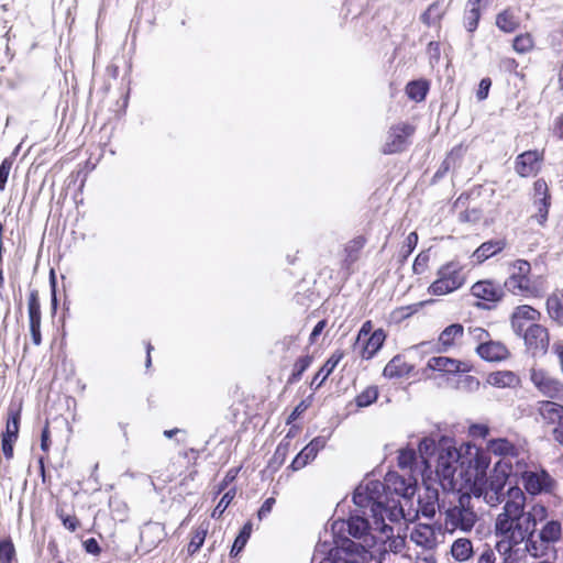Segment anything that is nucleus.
I'll return each mask as SVG.
<instances>
[{
  "mask_svg": "<svg viewBox=\"0 0 563 563\" xmlns=\"http://www.w3.org/2000/svg\"><path fill=\"white\" fill-rule=\"evenodd\" d=\"M417 244H418V234H417V232H410L407 235V238L405 240V243H404V245H402V247H401V250L399 251V254H398V262H399L400 265H404L406 263L408 257L415 251Z\"/></svg>",
  "mask_w": 563,
  "mask_h": 563,
  "instance_id": "44",
  "label": "nucleus"
},
{
  "mask_svg": "<svg viewBox=\"0 0 563 563\" xmlns=\"http://www.w3.org/2000/svg\"><path fill=\"white\" fill-rule=\"evenodd\" d=\"M27 316L29 320L42 319L41 302L38 291L32 289L27 298Z\"/></svg>",
  "mask_w": 563,
  "mask_h": 563,
  "instance_id": "46",
  "label": "nucleus"
},
{
  "mask_svg": "<svg viewBox=\"0 0 563 563\" xmlns=\"http://www.w3.org/2000/svg\"><path fill=\"white\" fill-rule=\"evenodd\" d=\"M417 460V453L413 449H402L399 451L397 463L398 466L402 470L410 468Z\"/></svg>",
  "mask_w": 563,
  "mask_h": 563,
  "instance_id": "54",
  "label": "nucleus"
},
{
  "mask_svg": "<svg viewBox=\"0 0 563 563\" xmlns=\"http://www.w3.org/2000/svg\"><path fill=\"white\" fill-rule=\"evenodd\" d=\"M239 472L240 467L230 468L222 481L217 485L216 495L227 492L225 489L229 487V485L236 479Z\"/></svg>",
  "mask_w": 563,
  "mask_h": 563,
  "instance_id": "62",
  "label": "nucleus"
},
{
  "mask_svg": "<svg viewBox=\"0 0 563 563\" xmlns=\"http://www.w3.org/2000/svg\"><path fill=\"white\" fill-rule=\"evenodd\" d=\"M496 25L505 33H512L519 27V23L510 10H504L496 15Z\"/></svg>",
  "mask_w": 563,
  "mask_h": 563,
  "instance_id": "38",
  "label": "nucleus"
},
{
  "mask_svg": "<svg viewBox=\"0 0 563 563\" xmlns=\"http://www.w3.org/2000/svg\"><path fill=\"white\" fill-rule=\"evenodd\" d=\"M515 523L516 521L514 519L504 518V516L499 514L495 522V533L497 536L508 537L510 543L514 544V536H516Z\"/></svg>",
  "mask_w": 563,
  "mask_h": 563,
  "instance_id": "35",
  "label": "nucleus"
},
{
  "mask_svg": "<svg viewBox=\"0 0 563 563\" xmlns=\"http://www.w3.org/2000/svg\"><path fill=\"white\" fill-rule=\"evenodd\" d=\"M453 156V151L442 161L441 165L439 166L438 170L434 173L431 184L434 185L438 181H440L450 170L451 168V161Z\"/></svg>",
  "mask_w": 563,
  "mask_h": 563,
  "instance_id": "64",
  "label": "nucleus"
},
{
  "mask_svg": "<svg viewBox=\"0 0 563 563\" xmlns=\"http://www.w3.org/2000/svg\"><path fill=\"white\" fill-rule=\"evenodd\" d=\"M511 316L517 317L521 321H531L533 323L539 321L541 318L540 311L529 305H521L516 307Z\"/></svg>",
  "mask_w": 563,
  "mask_h": 563,
  "instance_id": "40",
  "label": "nucleus"
},
{
  "mask_svg": "<svg viewBox=\"0 0 563 563\" xmlns=\"http://www.w3.org/2000/svg\"><path fill=\"white\" fill-rule=\"evenodd\" d=\"M471 294L481 300L474 306L482 310L495 309L505 297L504 286L493 279L476 282L471 288Z\"/></svg>",
  "mask_w": 563,
  "mask_h": 563,
  "instance_id": "2",
  "label": "nucleus"
},
{
  "mask_svg": "<svg viewBox=\"0 0 563 563\" xmlns=\"http://www.w3.org/2000/svg\"><path fill=\"white\" fill-rule=\"evenodd\" d=\"M438 276L449 278L450 282L452 279L461 282V286L465 282L464 277L461 275V266L459 265V263L455 262H450L441 266L438 271Z\"/></svg>",
  "mask_w": 563,
  "mask_h": 563,
  "instance_id": "41",
  "label": "nucleus"
},
{
  "mask_svg": "<svg viewBox=\"0 0 563 563\" xmlns=\"http://www.w3.org/2000/svg\"><path fill=\"white\" fill-rule=\"evenodd\" d=\"M521 481L525 490L531 496L550 493L555 485L554 479L545 470L540 472L525 471L521 473Z\"/></svg>",
  "mask_w": 563,
  "mask_h": 563,
  "instance_id": "7",
  "label": "nucleus"
},
{
  "mask_svg": "<svg viewBox=\"0 0 563 563\" xmlns=\"http://www.w3.org/2000/svg\"><path fill=\"white\" fill-rule=\"evenodd\" d=\"M410 540L417 545L431 550L435 547V534L429 525H420L410 534Z\"/></svg>",
  "mask_w": 563,
  "mask_h": 563,
  "instance_id": "23",
  "label": "nucleus"
},
{
  "mask_svg": "<svg viewBox=\"0 0 563 563\" xmlns=\"http://www.w3.org/2000/svg\"><path fill=\"white\" fill-rule=\"evenodd\" d=\"M525 344L533 355L537 353L544 354L549 347L548 329L539 323H531L527 327L522 336Z\"/></svg>",
  "mask_w": 563,
  "mask_h": 563,
  "instance_id": "9",
  "label": "nucleus"
},
{
  "mask_svg": "<svg viewBox=\"0 0 563 563\" xmlns=\"http://www.w3.org/2000/svg\"><path fill=\"white\" fill-rule=\"evenodd\" d=\"M353 503L361 509L367 508L372 501V498L363 489V486L360 485L353 493Z\"/></svg>",
  "mask_w": 563,
  "mask_h": 563,
  "instance_id": "61",
  "label": "nucleus"
},
{
  "mask_svg": "<svg viewBox=\"0 0 563 563\" xmlns=\"http://www.w3.org/2000/svg\"><path fill=\"white\" fill-rule=\"evenodd\" d=\"M481 16V8H465L463 23L468 33H474L477 30Z\"/></svg>",
  "mask_w": 563,
  "mask_h": 563,
  "instance_id": "42",
  "label": "nucleus"
},
{
  "mask_svg": "<svg viewBox=\"0 0 563 563\" xmlns=\"http://www.w3.org/2000/svg\"><path fill=\"white\" fill-rule=\"evenodd\" d=\"M442 18V13L440 12V7L438 2L431 3L427 10L420 15V20L427 26H431L439 22Z\"/></svg>",
  "mask_w": 563,
  "mask_h": 563,
  "instance_id": "50",
  "label": "nucleus"
},
{
  "mask_svg": "<svg viewBox=\"0 0 563 563\" xmlns=\"http://www.w3.org/2000/svg\"><path fill=\"white\" fill-rule=\"evenodd\" d=\"M512 47L517 53H527L533 47V40L530 34L517 35L512 41Z\"/></svg>",
  "mask_w": 563,
  "mask_h": 563,
  "instance_id": "55",
  "label": "nucleus"
},
{
  "mask_svg": "<svg viewBox=\"0 0 563 563\" xmlns=\"http://www.w3.org/2000/svg\"><path fill=\"white\" fill-rule=\"evenodd\" d=\"M463 449H456L455 442L448 435H441L439 439L438 457L448 459L449 461L459 462L461 466L465 465V457L462 453Z\"/></svg>",
  "mask_w": 563,
  "mask_h": 563,
  "instance_id": "19",
  "label": "nucleus"
},
{
  "mask_svg": "<svg viewBox=\"0 0 563 563\" xmlns=\"http://www.w3.org/2000/svg\"><path fill=\"white\" fill-rule=\"evenodd\" d=\"M386 340L385 331L379 328L372 332V334L367 338H364L362 342V352L361 356L363 360L373 358L376 353L383 347L384 342Z\"/></svg>",
  "mask_w": 563,
  "mask_h": 563,
  "instance_id": "17",
  "label": "nucleus"
},
{
  "mask_svg": "<svg viewBox=\"0 0 563 563\" xmlns=\"http://www.w3.org/2000/svg\"><path fill=\"white\" fill-rule=\"evenodd\" d=\"M313 394L309 395L307 398L302 399L291 411L286 420V424H291L295 420H297L312 404Z\"/></svg>",
  "mask_w": 563,
  "mask_h": 563,
  "instance_id": "56",
  "label": "nucleus"
},
{
  "mask_svg": "<svg viewBox=\"0 0 563 563\" xmlns=\"http://www.w3.org/2000/svg\"><path fill=\"white\" fill-rule=\"evenodd\" d=\"M413 369L412 365L407 364L402 356L397 354L384 367L383 376L389 379L408 376Z\"/></svg>",
  "mask_w": 563,
  "mask_h": 563,
  "instance_id": "22",
  "label": "nucleus"
},
{
  "mask_svg": "<svg viewBox=\"0 0 563 563\" xmlns=\"http://www.w3.org/2000/svg\"><path fill=\"white\" fill-rule=\"evenodd\" d=\"M460 287L461 282H456L454 279L450 282L449 278L438 276V278L429 286L428 291L434 296H442L450 294Z\"/></svg>",
  "mask_w": 563,
  "mask_h": 563,
  "instance_id": "30",
  "label": "nucleus"
},
{
  "mask_svg": "<svg viewBox=\"0 0 563 563\" xmlns=\"http://www.w3.org/2000/svg\"><path fill=\"white\" fill-rule=\"evenodd\" d=\"M416 126L400 122L389 128L387 140L382 147L385 155L398 154L405 152L411 144V136L415 134Z\"/></svg>",
  "mask_w": 563,
  "mask_h": 563,
  "instance_id": "3",
  "label": "nucleus"
},
{
  "mask_svg": "<svg viewBox=\"0 0 563 563\" xmlns=\"http://www.w3.org/2000/svg\"><path fill=\"white\" fill-rule=\"evenodd\" d=\"M518 382V376L511 371H497L487 376V383L498 388L512 387Z\"/></svg>",
  "mask_w": 563,
  "mask_h": 563,
  "instance_id": "27",
  "label": "nucleus"
},
{
  "mask_svg": "<svg viewBox=\"0 0 563 563\" xmlns=\"http://www.w3.org/2000/svg\"><path fill=\"white\" fill-rule=\"evenodd\" d=\"M514 272L504 282V290L515 296L521 297H540L539 289L531 283L529 277L531 273V265L526 260L515 261Z\"/></svg>",
  "mask_w": 563,
  "mask_h": 563,
  "instance_id": "1",
  "label": "nucleus"
},
{
  "mask_svg": "<svg viewBox=\"0 0 563 563\" xmlns=\"http://www.w3.org/2000/svg\"><path fill=\"white\" fill-rule=\"evenodd\" d=\"M423 305L424 302L421 301L409 306L398 307L391 312V318L395 322H401L418 312Z\"/></svg>",
  "mask_w": 563,
  "mask_h": 563,
  "instance_id": "49",
  "label": "nucleus"
},
{
  "mask_svg": "<svg viewBox=\"0 0 563 563\" xmlns=\"http://www.w3.org/2000/svg\"><path fill=\"white\" fill-rule=\"evenodd\" d=\"M525 512V503L520 500L506 501L501 515L504 518H511L515 521Z\"/></svg>",
  "mask_w": 563,
  "mask_h": 563,
  "instance_id": "52",
  "label": "nucleus"
},
{
  "mask_svg": "<svg viewBox=\"0 0 563 563\" xmlns=\"http://www.w3.org/2000/svg\"><path fill=\"white\" fill-rule=\"evenodd\" d=\"M464 333V327L461 323H452L448 325L439 335V342L435 344V351L446 352L454 345L456 338H461Z\"/></svg>",
  "mask_w": 563,
  "mask_h": 563,
  "instance_id": "21",
  "label": "nucleus"
},
{
  "mask_svg": "<svg viewBox=\"0 0 563 563\" xmlns=\"http://www.w3.org/2000/svg\"><path fill=\"white\" fill-rule=\"evenodd\" d=\"M49 289H51V313L54 317L58 309L57 298V279L54 269L49 272Z\"/></svg>",
  "mask_w": 563,
  "mask_h": 563,
  "instance_id": "58",
  "label": "nucleus"
},
{
  "mask_svg": "<svg viewBox=\"0 0 563 563\" xmlns=\"http://www.w3.org/2000/svg\"><path fill=\"white\" fill-rule=\"evenodd\" d=\"M445 517L446 522L464 532H470L476 522L475 512L464 506V497L459 499V506L451 507L445 511Z\"/></svg>",
  "mask_w": 563,
  "mask_h": 563,
  "instance_id": "8",
  "label": "nucleus"
},
{
  "mask_svg": "<svg viewBox=\"0 0 563 563\" xmlns=\"http://www.w3.org/2000/svg\"><path fill=\"white\" fill-rule=\"evenodd\" d=\"M545 305L549 317L563 325V299L553 294L548 297Z\"/></svg>",
  "mask_w": 563,
  "mask_h": 563,
  "instance_id": "36",
  "label": "nucleus"
},
{
  "mask_svg": "<svg viewBox=\"0 0 563 563\" xmlns=\"http://www.w3.org/2000/svg\"><path fill=\"white\" fill-rule=\"evenodd\" d=\"M456 462L449 461L448 459L438 457L435 474L441 481H446L450 485L453 484L454 474L456 468L454 466Z\"/></svg>",
  "mask_w": 563,
  "mask_h": 563,
  "instance_id": "34",
  "label": "nucleus"
},
{
  "mask_svg": "<svg viewBox=\"0 0 563 563\" xmlns=\"http://www.w3.org/2000/svg\"><path fill=\"white\" fill-rule=\"evenodd\" d=\"M430 84L427 79L411 80L406 86V93L410 100L423 101L429 92Z\"/></svg>",
  "mask_w": 563,
  "mask_h": 563,
  "instance_id": "28",
  "label": "nucleus"
},
{
  "mask_svg": "<svg viewBox=\"0 0 563 563\" xmlns=\"http://www.w3.org/2000/svg\"><path fill=\"white\" fill-rule=\"evenodd\" d=\"M430 260L429 251H421L415 258L412 264V271L415 274H422L428 267V263Z\"/></svg>",
  "mask_w": 563,
  "mask_h": 563,
  "instance_id": "63",
  "label": "nucleus"
},
{
  "mask_svg": "<svg viewBox=\"0 0 563 563\" xmlns=\"http://www.w3.org/2000/svg\"><path fill=\"white\" fill-rule=\"evenodd\" d=\"M540 415L549 423H556L558 427H563V405L550 400L541 401Z\"/></svg>",
  "mask_w": 563,
  "mask_h": 563,
  "instance_id": "24",
  "label": "nucleus"
},
{
  "mask_svg": "<svg viewBox=\"0 0 563 563\" xmlns=\"http://www.w3.org/2000/svg\"><path fill=\"white\" fill-rule=\"evenodd\" d=\"M21 421V408H14L12 406L8 409V419L5 424V431L2 437L18 440Z\"/></svg>",
  "mask_w": 563,
  "mask_h": 563,
  "instance_id": "29",
  "label": "nucleus"
},
{
  "mask_svg": "<svg viewBox=\"0 0 563 563\" xmlns=\"http://www.w3.org/2000/svg\"><path fill=\"white\" fill-rule=\"evenodd\" d=\"M427 367L431 371L444 374H461L472 371V365L470 363L449 356H433L429 358Z\"/></svg>",
  "mask_w": 563,
  "mask_h": 563,
  "instance_id": "13",
  "label": "nucleus"
},
{
  "mask_svg": "<svg viewBox=\"0 0 563 563\" xmlns=\"http://www.w3.org/2000/svg\"><path fill=\"white\" fill-rule=\"evenodd\" d=\"M335 548L333 554L339 561L344 558H357L358 560H368L372 558L369 549L375 547L376 542H355L347 537L336 536L334 539Z\"/></svg>",
  "mask_w": 563,
  "mask_h": 563,
  "instance_id": "5",
  "label": "nucleus"
},
{
  "mask_svg": "<svg viewBox=\"0 0 563 563\" xmlns=\"http://www.w3.org/2000/svg\"><path fill=\"white\" fill-rule=\"evenodd\" d=\"M465 464L472 466L476 473L484 474L489 467L490 455L488 452L478 449L472 459H465Z\"/></svg>",
  "mask_w": 563,
  "mask_h": 563,
  "instance_id": "37",
  "label": "nucleus"
},
{
  "mask_svg": "<svg viewBox=\"0 0 563 563\" xmlns=\"http://www.w3.org/2000/svg\"><path fill=\"white\" fill-rule=\"evenodd\" d=\"M338 525L341 526L340 529L346 525L349 534L354 539H363L364 542H376L375 537L369 533L371 523L365 517V512L363 510H354L350 514L346 521H334L332 526L333 531H335Z\"/></svg>",
  "mask_w": 563,
  "mask_h": 563,
  "instance_id": "6",
  "label": "nucleus"
},
{
  "mask_svg": "<svg viewBox=\"0 0 563 563\" xmlns=\"http://www.w3.org/2000/svg\"><path fill=\"white\" fill-rule=\"evenodd\" d=\"M343 356H344V354L341 351H335L334 353L331 354V356L324 362V364L319 368V371L312 377L310 387L313 390H318L322 386V384L332 374V372L338 366V364L343 358Z\"/></svg>",
  "mask_w": 563,
  "mask_h": 563,
  "instance_id": "16",
  "label": "nucleus"
},
{
  "mask_svg": "<svg viewBox=\"0 0 563 563\" xmlns=\"http://www.w3.org/2000/svg\"><path fill=\"white\" fill-rule=\"evenodd\" d=\"M512 474V465L504 461H498L493 468L488 481L490 492L496 495V500L500 503L505 496V486Z\"/></svg>",
  "mask_w": 563,
  "mask_h": 563,
  "instance_id": "10",
  "label": "nucleus"
},
{
  "mask_svg": "<svg viewBox=\"0 0 563 563\" xmlns=\"http://www.w3.org/2000/svg\"><path fill=\"white\" fill-rule=\"evenodd\" d=\"M526 550L533 558H542L548 555L550 543H538L533 538L526 541Z\"/></svg>",
  "mask_w": 563,
  "mask_h": 563,
  "instance_id": "53",
  "label": "nucleus"
},
{
  "mask_svg": "<svg viewBox=\"0 0 563 563\" xmlns=\"http://www.w3.org/2000/svg\"><path fill=\"white\" fill-rule=\"evenodd\" d=\"M562 526L559 520L548 521L539 533V539L543 543H554L560 540Z\"/></svg>",
  "mask_w": 563,
  "mask_h": 563,
  "instance_id": "32",
  "label": "nucleus"
},
{
  "mask_svg": "<svg viewBox=\"0 0 563 563\" xmlns=\"http://www.w3.org/2000/svg\"><path fill=\"white\" fill-rule=\"evenodd\" d=\"M363 489L368 494V496L374 499L382 498L383 493H386L385 482L379 481H369Z\"/></svg>",
  "mask_w": 563,
  "mask_h": 563,
  "instance_id": "57",
  "label": "nucleus"
},
{
  "mask_svg": "<svg viewBox=\"0 0 563 563\" xmlns=\"http://www.w3.org/2000/svg\"><path fill=\"white\" fill-rule=\"evenodd\" d=\"M18 151V148L15 150ZM16 152L5 157L0 164V191H4L9 178L10 170L15 159Z\"/></svg>",
  "mask_w": 563,
  "mask_h": 563,
  "instance_id": "51",
  "label": "nucleus"
},
{
  "mask_svg": "<svg viewBox=\"0 0 563 563\" xmlns=\"http://www.w3.org/2000/svg\"><path fill=\"white\" fill-rule=\"evenodd\" d=\"M16 552L13 541L10 537L0 540V563H11L15 561Z\"/></svg>",
  "mask_w": 563,
  "mask_h": 563,
  "instance_id": "45",
  "label": "nucleus"
},
{
  "mask_svg": "<svg viewBox=\"0 0 563 563\" xmlns=\"http://www.w3.org/2000/svg\"><path fill=\"white\" fill-rule=\"evenodd\" d=\"M543 154L537 150L525 151L516 157L515 170L520 177L534 176L540 170Z\"/></svg>",
  "mask_w": 563,
  "mask_h": 563,
  "instance_id": "11",
  "label": "nucleus"
},
{
  "mask_svg": "<svg viewBox=\"0 0 563 563\" xmlns=\"http://www.w3.org/2000/svg\"><path fill=\"white\" fill-rule=\"evenodd\" d=\"M483 217L479 208L466 209L459 214V221L462 223H477Z\"/></svg>",
  "mask_w": 563,
  "mask_h": 563,
  "instance_id": "59",
  "label": "nucleus"
},
{
  "mask_svg": "<svg viewBox=\"0 0 563 563\" xmlns=\"http://www.w3.org/2000/svg\"><path fill=\"white\" fill-rule=\"evenodd\" d=\"M476 353L486 362H499L507 358L509 351L501 342L489 340L479 343Z\"/></svg>",
  "mask_w": 563,
  "mask_h": 563,
  "instance_id": "15",
  "label": "nucleus"
},
{
  "mask_svg": "<svg viewBox=\"0 0 563 563\" xmlns=\"http://www.w3.org/2000/svg\"><path fill=\"white\" fill-rule=\"evenodd\" d=\"M206 536H207V530H205V529H197L195 531V534L192 536V538L188 544V552L190 554H194L201 549V547L203 545Z\"/></svg>",
  "mask_w": 563,
  "mask_h": 563,
  "instance_id": "60",
  "label": "nucleus"
},
{
  "mask_svg": "<svg viewBox=\"0 0 563 563\" xmlns=\"http://www.w3.org/2000/svg\"><path fill=\"white\" fill-rule=\"evenodd\" d=\"M386 493L391 492L404 498H411L416 493V485L407 482L397 472L389 471L384 478Z\"/></svg>",
  "mask_w": 563,
  "mask_h": 563,
  "instance_id": "14",
  "label": "nucleus"
},
{
  "mask_svg": "<svg viewBox=\"0 0 563 563\" xmlns=\"http://www.w3.org/2000/svg\"><path fill=\"white\" fill-rule=\"evenodd\" d=\"M251 533L252 523L251 521H247L246 523H244V526L241 528L238 536L235 537L230 550V556L235 558L244 550L247 541L251 538Z\"/></svg>",
  "mask_w": 563,
  "mask_h": 563,
  "instance_id": "33",
  "label": "nucleus"
},
{
  "mask_svg": "<svg viewBox=\"0 0 563 563\" xmlns=\"http://www.w3.org/2000/svg\"><path fill=\"white\" fill-rule=\"evenodd\" d=\"M438 450L439 441L435 442V440L431 438H423L418 445V451L421 459L423 460V463H427L428 457H431L438 453Z\"/></svg>",
  "mask_w": 563,
  "mask_h": 563,
  "instance_id": "48",
  "label": "nucleus"
},
{
  "mask_svg": "<svg viewBox=\"0 0 563 563\" xmlns=\"http://www.w3.org/2000/svg\"><path fill=\"white\" fill-rule=\"evenodd\" d=\"M236 495V487H232L224 492L223 496L219 500L218 505L214 507L211 517L214 519L220 518L223 512L227 510V508L230 506L232 500L234 499Z\"/></svg>",
  "mask_w": 563,
  "mask_h": 563,
  "instance_id": "47",
  "label": "nucleus"
},
{
  "mask_svg": "<svg viewBox=\"0 0 563 563\" xmlns=\"http://www.w3.org/2000/svg\"><path fill=\"white\" fill-rule=\"evenodd\" d=\"M330 435H318L313 438L291 461L289 468L299 471L309 462L313 461L318 453L325 446Z\"/></svg>",
  "mask_w": 563,
  "mask_h": 563,
  "instance_id": "12",
  "label": "nucleus"
},
{
  "mask_svg": "<svg viewBox=\"0 0 563 563\" xmlns=\"http://www.w3.org/2000/svg\"><path fill=\"white\" fill-rule=\"evenodd\" d=\"M530 380L544 397L563 401V383L543 368L532 367Z\"/></svg>",
  "mask_w": 563,
  "mask_h": 563,
  "instance_id": "4",
  "label": "nucleus"
},
{
  "mask_svg": "<svg viewBox=\"0 0 563 563\" xmlns=\"http://www.w3.org/2000/svg\"><path fill=\"white\" fill-rule=\"evenodd\" d=\"M378 395L379 393L377 386H368L355 397V405L358 408L368 407L377 400Z\"/></svg>",
  "mask_w": 563,
  "mask_h": 563,
  "instance_id": "43",
  "label": "nucleus"
},
{
  "mask_svg": "<svg viewBox=\"0 0 563 563\" xmlns=\"http://www.w3.org/2000/svg\"><path fill=\"white\" fill-rule=\"evenodd\" d=\"M452 556L459 562H465L473 555V544L470 539L459 538L451 547Z\"/></svg>",
  "mask_w": 563,
  "mask_h": 563,
  "instance_id": "31",
  "label": "nucleus"
},
{
  "mask_svg": "<svg viewBox=\"0 0 563 563\" xmlns=\"http://www.w3.org/2000/svg\"><path fill=\"white\" fill-rule=\"evenodd\" d=\"M537 522L531 515L523 512L515 523L516 536H514V544H519L522 541L533 538L536 532Z\"/></svg>",
  "mask_w": 563,
  "mask_h": 563,
  "instance_id": "18",
  "label": "nucleus"
},
{
  "mask_svg": "<svg viewBox=\"0 0 563 563\" xmlns=\"http://www.w3.org/2000/svg\"><path fill=\"white\" fill-rule=\"evenodd\" d=\"M507 242L505 239L489 240L482 243L473 253V257L478 264L484 263L488 258L499 254L505 250Z\"/></svg>",
  "mask_w": 563,
  "mask_h": 563,
  "instance_id": "20",
  "label": "nucleus"
},
{
  "mask_svg": "<svg viewBox=\"0 0 563 563\" xmlns=\"http://www.w3.org/2000/svg\"><path fill=\"white\" fill-rule=\"evenodd\" d=\"M533 206L537 208V213L533 216V218L540 225L544 227L549 216L551 197L537 198L533 200Z\"/></svg>",
  "mask_w": 563,
  "mask_h": 563,
  "instance_id": "39",
  "label": "nucleus"
},
{
  "mask_svg": "<svg viewBox=\"0 0 563 563\" xmlns=\"http://www.w3.org/2000/svg\"><path fill=\"white\" fill-rule=\"evenodd\" d=\"M489 452L497 456H518L519 451L507 438L490 439L487 442Z\"/></svg>",
  "mask_w": 563,
  "mask_h": 563,
  "instance_id": "25",
  "label": "nucleus"
},
{
  "mask_svg": "<svg viewBox=\"0 0 563 563\" xmlns=\"http://www.w3.org/2000/svg\"><path fill=\"white\" fill-rule=\"evenodd\" d=\"M289 446L290 443L288 441L282 440L280 443L277 445L273 456L269 459L266 468L262 473H276L284 464L286 456L289 452Z\"/></svg>",
  "mask_w": 563,
  "mask_h": 563,
  "instance_id": "26",
  "label": "nucleus"
}]
</instances>
